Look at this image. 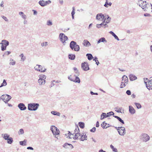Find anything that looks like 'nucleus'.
Segmentation results:
<instances>
[{"label": "nucleus", "instance_id": "1", "mask_svg": "<svg viewBox=\"0 0 152 152\" xmlns=\"http://www.w3.org/2000/svg\"><path fill=\"white\" fill-rule=\"evenodd\" d=\"M137 4L144 11H148L150 10L151 9H152L151 11L152 12V5L151 4H149L145 1H144L142 0H139Z\"/></svg>", "mask_w": 152, "mask_h": 152}, {"label": "nucleus", "instance_id": "2", "mask_svg": "<svg viewBox=\"0 0 152 152\" xmlns=\"http://www.w3.org/2000/svg\"><path fill=\"white\" fill-rule=\"evenodd\" d=\"M69 47L72 50L75 51H79L80 50L79 46L77 44V43L74 41H71L70 43Z\"/></svg>", "mask_w": 152, "mask_h": 152}, {"label": "nucleus", "instance_id": "3", "mask_svg": "<svg viewBox=\"0 0 152 152\" xmlns=\"http://www.w3.org/2000/svg\"><path fill=\"white\" fill-rule=\"evenodd\" d=\"M39 106V104L38 103H30L28 104V108L29 110L35 111L38 109Z\"/></svg>", "mask_w": 152, "mask_h": 152}, {"label": "nucleus", "instance_id": "4", "mask_svg": "<svg viewBox=\"0 0 152 152\" xmlns=\"http://www.w3.org/2000/svg\"><path fill=\"white\" fill-rule=\"evenodd\" d=\"M59 38L60 41L62 42L64 45H66V41L68 40L67 36L65 35L63 33H60L59 36Z\"/></svg>", "mask_w": 152, "mask_h": 152}, {"label": "nucleus", "instance_id": "5", "mask_svg": "<svg viewBox=\"0 0 152 152\" xmlns=\"http://www.w3.org/2000/svg\"><path fill=\"white\" fill-rule=\"evenodd\" d=\"M9 42L5 39L2 40L0 44L1 45V50L3 51L6 49L7 47L9 45Z\"/></svg>", "mask_w": 152, "mask_h": 152}, {"label": "nucleus", "instance_id": "6", "mask_svg": "<svg viewBox=\"0 0 152 152\" xmlns=\"http://www.w3.org/2000/svg\"><path fill=\"white\" fill-rule=\"evenodd\" d=\"M12 97L10 95L7 94L3 95L1 97V99L5 103L7 102L11 99Z\"/></svg>", "mask_w": 152, "mask_h": 152}, {"label": "nucleus", "instance_id": "7", "mask_svg": "<svg viewBox=\"0 0 152 152\" xmlns=\"http://www.w3.org/2000/svg\"><path fill=\"white\" fill-rule=\"evenodd\" d=\"M140 139L143 141L146 142L150 140V137L147 134L143 133L141 135Z\"/></svg>", "mask_w": 152, "mask_h": 152}, {"label": "nucleus", "instance_id": "8", "mask_svg": "<svg viewBox=\"0 0 152 152\" xmlns=\"http://www.w3.org/2000/svg\"><path fill=\"white\" fill-rule=\"evenodd\" d=\"M81 68L83 70L85 71H87L90 69L88 64L86 62H84L82 63Z\"/></svg>", "mask_w": 152, "mask_h": 152}, {"label": "nucleus", "instance_id": "9", "mask_svg": "<svg viewBox=\"0 0 152 152\" xmlns=\"http://www.w3.org/2000/svg\"><path fill=\"white\" fill-rule=\"evenodd\" d=\"M118 133L121 136H124L126 134L125 128L124 127L121 126L120 130L118 132Z\"/></svg>", "mask_w": 152, "mask_h": 152}, {"label": "nucleus", "instance_id": "10", "mask_svg": "<svg viewBox=\"0 0 152 152\" xmlns=\"http://www.w3.org/2000/svg\"><path fill=\"white\" fill-rule=\"evenodd\" d=\"M56 130L55 132H54L55 134L58 135L59 134L60 131L58 129L54 126H52L50 127V130L52 132V133L53 132V130Z\"/></svg>", "mask_w": 152, "mask_h": 152}, {"label": "nucleus", "instance_id": "11", "mask_svg": "<svg viewBox=\"0 0 152 152\" xmlns=\"http://www.w3.org/2000/svg\"><path fill=\"white\" fill-rule=\"evenodd\" d=\"M150 80H149L147 78H144V83L145 84L146 86V88L149 90L150 89V88H148V86L147 84V83L148 82V83L150 82V83L151 84V83L152 82V77H151L150 78Z\"/></svg>", "mask_w": 152, "mask_h": 152}, {"label": "nucleus", "instance_id": "12", "mask_svg": "<svg viewBox=\"0 0 152 152\" xmlns=\"http://www.w3.org/2000/svg\"><path fill=\"white\" fill-rule=\"evenodd\" d=\"M63 146L66 149H72L73 148V146L72 144L67 143H65L63 145Z\"/></svg>", "mask_w": 152, "mask_h": 152}, {"label": "nucleus", "instance_id": "13", "mask_svg": "<svg viewBox=\"0 0 152 152\" xmlns=\"http://www.w3.org/2000/svg\"><path fill=\"white\" fill-rule=\"evenodd\" d=\"M18 107L21 110H25L26 107L25 106V104L22 103H20L18 104Z\"/></svg>", "mask_w": 152, "mask_h": 152}, {"label": "nucleus", "instance_id": "14", "mask_svg": "<svg viewBox=\"0 0 152 152\" xmlns=\"http://www.w3.org/2000/svg\"><path fill=\"white\" fill-rule=\"evenodd\" d=\"M104 18V14L100 13L97 14L96 16V19L99 20H102V18Z\"/></svg>", "mask_w": 152, "mask_h": 152}, {"label": "nucleus", "instance_id": "15", "mask_svg": "<svg viewBox=\"0 0 152 152\" xmlns=\"http://www.w3.org/2000/svg\"><path fill=\"white\" fill-rule=\"evenodd\" d=\"M129 112L131 114H133L135 113V110L134 109L132 106H129Z\"/></svg>", "mask_w": 152, "mask_h": 152}, {"label": "nucleus", "instance_id": "16", "mask_svg": "<svg viewBox=\"0 0 152 152\" xmlns=\"http://www.w3.org/2000/svg\"><path fill=\"white\" fill-rule=\"evenodd\" d=\"M101 126L103 129H106L110 126V125L105 123V121L102 123Z\"/></svg>", "mask_w": 152, "mask_h": 152}, {"label": "nucleus", "instance_id": "17", "mask_svg": "<svg viewBox=\"0 0 152 152\" xmlns=\"http://www.w3.org/2000/svg\"><path fill=\"white\" fill-rule=\"evenodd\" d=\"M77 128L78 129L77 133H74V134H75V135L74 137H72L74 140H76L77 139L78 137H77V134L79 135V136H80V135L79 129L77 126Z\"/></svg>", "mask_w": 152, "mask_h": 152}, {"label": "nucleus", "instance_id": "18", "mask_svg": "<svg viewBox=\"0 0 152 152\" xmlns=\"http://www.w3.org/2000/svg\"><path fill=\"white\" fill-rule=\"evenodd\" d=\"M122 81L124 82V83H126L127 84L128 82V77L125 75H124L122 78Z\"/></svg>", "mask_w": 152, "mask_h": 152}, {"label": "nucleus", "instance_id": "19", "mask_svg": "<svg viewBox=\"0 0 152 152\" xmlns=\"http://www.w3.org/2000/svg\"><path fill=\"white\" fill-rule=\"evenodd\" d=\"M74 76L75 77V79H73V82L76 83H80V80L79 78L77 75H74Z\"/></svg>", "mask_w": 152, "mask_h": 152}, {"label": "nucleus", "instance_id": "20", "mask_svg": "<svg viewBox=\"0 0 152 152\" xmlns=\"http://www.w3.org/2000/svg\"><path fill=\"white\" fill-rule=\"evenodd\" d=\"M129 79L131 81H134L136 80L137 78V77L134 75L133 74H130L129 75Z\"/></svg>", "mask_w": 152, "mask_h": 152}, {"label": "nucleus", "instance_id": "21", "mask_svg": "<svg viewBox=\"0 0 152 152\" xmlns=\"http://www.w3.org/2000/svg\"><path fill=\"white\" fill-rule=\"evenodd\" d=\"M38 83L40 85H44L45 83V80L44 79L39 78L38 80Z\"/></svg>", "mask_w": 152, "mask_h": 152}, {"label": "nucleus", "instance_id": "22", "mask_svg": "<svg viewBox=\"0 0 152 152\" xmlns=\"http://www.w3.org/2000/svg\"><path fill=\"white\" fill-rule=\"evenodd\" d=\"M83 44L86 47L89 46L91 45L90 43L86 39H85L83 41Z\"/></svg>", "mask_w": 152, "mask_h": 152}, {"label": "nucleus", "instance_id": "23", "mask_svg": "<svg viewBox=\"0 0 152 152\" xmlns=\"http://www.w3.org/2000/svg\"><path fill=\"white\" fill-rule=\"evenodd\" d=\"M115 111L118 113H124V109L121 107H119L118 109L117 107H115Z\"/></svg>", "mask_w": 152, "mask_h": 152}, {"label": "nucleus", "instance_id": "24", "mask_svg": "<svg viewBox=\"0 0 152 152\" xmlns=\"http://www.w3.org/2000/svg\"><path fill=\"white\" fill-rule=\"evenodd\" d=\"M38 67L39 69L38 70L39 72H44L46 70V69L43 67L41 65H38Z\"/></svg>", "mask_w": 152, "mask_h": 152}, {"label": "nucleus", "instance_id": "25", "mask_svg": "<svg viewBox=\"0 0 152 152\" xmlns=\"http://www.w3.org/2000/svg\"><path fill=\"white\" fill-rule=\"evenodd\" d=\"M114 118H117L118 121L121 123V124H124V121L122 120L121 118L118 116L115 115H113V116Z\"/></svg>", "mask_w": 152, "mask_h": 152}, {"label": "nucleus", "instance_id": "26", "mask_svg": "<svg viewBox=\"0 0 152 152\" xmlns=\"http://www.w3.org/2000/svg\"><path fill=\"white\" fill-rule=\"evenodd\" d=\"M19 14L20 15L22 18H23L24 20H26L27 18L26 15H25L24 13L22 12H19Z\"/></svg>", "mask_w": 152, "mask_h": 152}, {"label": "nucleus", "instance_id": "27", "mask_svg": "<svg viewBox=\"0 0 152 152\" xmlns=\"http://www.w3.org/2000/svg\"><path fill=\"white\" fill-rule=\"evenodd\" d=\"M39 4L42 7H44L47 5L46 2L43 0L40 1L39 2Z\"/></svg>", "mask_w": 152, "mask_h": 152}, {"label": "nucleus", "instance_id": "28", "mask_svg": "<svg viewBox=\"0 0 152 152\" xmlns=\"http://www.w3.org/2000/svg\"><path fill=\"white\" fill-rule=\"evenodd\" d=\"M101 42H105L106 43L107 42V41L104 37H102L98 40L97 43L99 44Z\"/></svg>", "mask_w": 152, "mask_h": 152}, {"label": "nucleus", "instance_id": "29", "mask_svg": "<svg viewBox=\"0 0 152 152\" xmlns=\"http://www.w3.org/2000/svg\"><path fill=\"white\" fill-rule=\"evenodd\" d=\"M2 136L3 138L5 140H7L8 138H10V136L7 134H2Z\"/></svg>", "mask_w": 152, "mask_h": 152}, {"label": "nucleus", "instance_id": "30", "mask_svg": "<svg viewBox=\"0 0 152 152\" xmlns=\"http://www.w3.org/2000/svg\"><path fill=\"white\" fill-rule=\"evenodd\" d=\"M100 116V119L101 120H102L104 118L108 117L106 113H102Z\"/></svg>", "mask_w": 152, "mask_h": 152}, {"label": "nucleus", "instance_id": "31", "mask_svg": "<svg viewBox=\"0 0 152 152\" xmlns=\"http://www.w3.org/2000/svg\"><path fill=\"white\" fill-rule=\"evenodd\" d=\"M86 56L87 57V58L89 60H91L93 58V57L91 54L87 53L86 54Z\"/></svg>", "mask_w": 152, "mask_h": 152}, {"label": "nucleus", "instance_id": "32", "mask_svg": "<svg viewBox=\"0 0 152 152\" xmlns=\"http://www.w3.org/2000/svg\"><path fill=\"white\" fill-rule=\"evenodd\" d=\"M69 58L72 60L75 59V54H69L68 55Z\"/></svg>", "mask_w": 152, "mask_h": 152}, {"label": "nucleus", "instance_id": "33", "mask_svg": "<svg viewBox=\"0 0 152 152\" xmlns=\"http://www.w3.org/2000/svg\"><path fill=\"white\" fill-rule=\"evenodd\" d=\"M27 140H24L23 141H20L19 142V143L20 145L22 146H25L26 145Z\"/></svg>", "mask_w": 152, "mask_h": 152}, {"label": "nucleus", "instance_id": "34", "mask_svg": "<svg viewBox=\"0 0 152 152\" xmlns=\"http://www.w3.org/2000/svg\"><path fill=\"white\" fill-rule=\"evenodd\" d=\"M112 4V3L111 2L108 3V0H106V1L105 4L104 5V6L106 7H108V5H109L110 6H111Z\"/></svg>", "mask_w": 152, "mask_h": 152}, {"label": "nucleus", "instance_id": "35", "mask_svg": "<svg viewBox=\"0 0 152 152\" xmlns=\"http://www.w3.org/2000/svg\"><path fill=\"white\" fill-rule=\"evenodd\" d=\"M78 125L80 127L81 129H83L84 127L85 124L83 122H79Z\"/></svg>", "mask_w": 152, "mask_h": 152}, {"label": "nucleus", "instance_id": "36", "mask_svg": "<svg viewBox=\"0 0 152 152\" xmlns=\"http://www.w3.org/2000/svg\"><path fill=\"white\" fill-rule=\"evenodd\" d=\"M7 140V143L10 144H12L13 141V138L12 137L8 138Z\"/></svg>", "mask_w": 152, "mask_h": 152}, {"label": "nucleus", "instance_id": "37", "mask_svg": "<svg viewBox=\"0 0 152 152\" xmlns=\"http://www.w3.org/2000/svg\"><path fill=\"white\" fill-rule=\"evenodd\" d=\"M51 113L54 115H57L58 116H59L60 115V113H59L54 111H52Z\"/></svg>", "mask_w": 152, "mask_h": 152}, {"label": "nucleus", "instance_id": "38", "mask_svg": "<svg viewBox=\"0 0 152 152\" xmlns=\"http://www.w3.org/2000/svg\"><path fill=\"white\" fill-rule=\"evenodd\" d=\"M134 104L138 109H140L141 108V105L140 103L135 102Z\"/></svg>", "mask_w": 152, "mask_h": 152}, {"label": "nucleus", "instance_id": "39", "mask_svg": "<svg viewBox=\"0 0 152 152\" xmlns=\"http://www.w3.org/2000/svg\"><path fill=\"white\" fill-rule=\"evenodd\" d=\"M7 85V83L6 82V80H4L3 82L1 84V85L0 86V88L2 87L3 86H5Z\"/></svg>", "mask_w": 152, "mask_h": 152}, {"label": "nucleus", "instance_id": "40", "mask_svg": "<svg viewBox=\"0 0 152 152\" xmlns=\"http://www.w3.org/2000/svg\"><path fill=\"white\" fill-rule=\"evenodd\" d=\"M10 65H14L15 64V61H14L13 59H11L10 60Z\"/></svg>", "mask_w": 152, "mask_h": 152}, {"label": "nucleus", "instance_id": "41", "mask_svg": "<svg viewBox=\"0 0 152 152\" xmlns=\"http://www.w3.org/2000/svg\"><path fill=\"white\" fill-rule=\"evenodd\" d=\"M19 56L21 57V60L22 61H24L25 60L26 58L24 56L23 53L21 54Z\"/></svg>", "mask_w": 152, "mask_h": 152}, {"label": "nucleus", "instance_id": "42", "mask_svg": "<svg viewBox=\"0 0 152 152\" xmlns=\"http://www.w3.org/2000/svg\"><path fill=\"white\" fill-rule=\"evenodd\" d=\"M56 81L55 80L51 81L50 83V87L51 88L53 87Z\"/></svg>", "mask_w": 152, "mask_h": 152}, {"label": "nucleus", "instance_id": "43", "mask_svg": "<svg viewBox=\"0 0 152 152\" xmlns=\"http://www.w3.org/2000/svg\"><path fill=\"white\" fill-rule=\"evenodd\" d=\"M97 59V58L96 57H95L93 59V61L96 62V64H97V65H98L99 64V63Z\"/></svg>", "mask_w": 152, "mask_h": 152}, {"label": "nucleus", "instance_id": "44", "mask_svg": "<svg viewBox=\"0 0 152 152\" xmlns=\"http://www.w3.org/2000/svg\"><path fill=\"white\" fill-rule=\"evenodd\" d=\"M53 24L52 22L50 20H48L47 22V25L48 26H52Z\"/></svg>", "mask_w": 152, "mask_h": 152}, {"label": "nucleus", "instance_id": "45", "mask_svg": "<svg viewBox=\"0 0 152 152\" xmlns=\"http://www.w3.org/2000/svg\"><path fill=\"white\" fill-rule=\"evenodd\" d=\"M107 114L108 117H109L112 115H113V116L114 115V113H113V112L111 111L107 113Z\"/></svg>", "mask_w": 152, "mask_h": 152}, {"label": "nucleus", "instance_id": "46", "mask_svg": "<svg viewBox=\"0 0 152 152\" xmlns=\"http://www.w3.org/2000/svg\"><path fill=\"white\" fill-rule=\"evenodd\" d=\"M24 130L23 129H20L18 132V133L19 135L22 134L24 133Z\"/></svg>", "mask_w": 152, "mask_h": 152}, {"label": "nucleus", "instance_id": "47", "mask_svg": "<svg viewBox=\"0 0 152 152\" xmlns=\"http://www.w3.org/2000/svg\"><path fill=\"white\" fill-rule=\"evenodd\" d=\"M69 133L67 134L68 135V137L69 138H72V136L73 135V134L71 133L70 132H68Z\"/></svg>", "mask_w": 152, "mask_h": 152}, {"label": "nucleus", "instance_id": "48", "mask_svg": "<svg viewBox=\"0 0 152 152\" xmlns=\"http://www.w3.org/2000/svg\"><path fill=\"white\" fill-rule=\"evenodd\" d=\"M39 77V78H41V79H44V78L45 79L46 78V76L45 75H40Z\"/></svg>", "mask_w": 152, "mask_h": 152}, {"label": "nucleus", "instance_id": "49", "mask_svg": "<svg viewBox=\"0 0 152 152\" xmlns=\"http://www.w3.org/2000/svg\"><path fill=\"white\" fill-rule=\"evenodd\" d=\"M80 140L81 141H83L85 140H86L87 139L84 138L83 135V134H82L81 137L80 138Z\"/></svg>", "mask_w": 152, "mask_h": 152}, {"label": "nucleus", "instance_id": "50", "mask_svg": "<svg viewBox=\"0 0 152 152\" xmlns=\"http://www.w3.org/2000/svg\"><path fill=\"white\" fill-rule=\"evenodd\" d=\"M126 94L128 95H131V91L130 90H127L126 92Z\"/></svg>", "mask_w": 152, "mask_h": 152}, {"label": "nucleus", "instance_id": "51", "mask_svg": "<svg viewBox=\"0 0 152 152\" xmlns=\"http://www.w3.org/2000/svg\"><path fill=\"white\" fill-rule=\"evenodd\" d=\"M1 18L3 19L6 21H8V20L7 19V18L6 17L3 16L2 15L1 16Z\"/></svg>", "mask_w": 152, "mask_h": 152}, {"label": "nucleus", "instance_id": "52", "mask_svg": "<svg viewBox=\"0 0 152 152\" xmlns=\"http://www.w3.org/2000/svg\"><path fill=\"white\" fill-rule=\"evenodd\" d=\"M10 53H11V52L10 51H6L4 53V55H8Z\"/></svg>", "mask_w": 152, "mask_h": 152}, {"label": "nucleus", "instance_id": "53", "mask_svg": "<svg viewBox=\"0 0 152 152\" xmlns=\"http://www.w3.org/2000/svg\"><path fill=\"white\" fill-rule=\"evenodd\" d=\"M75 14V9L74 7L72 8V10L71 12L72 15H74Z\"/></svg>", "mask_w": 152, "mask_h": 152}, {"label": "nucleus", "instance_id": "54", "mask_svg": "<svg viewBox=\"0 0 152 152\" xmlns=\"http://www.w3.org/2000/svg\"><path fill=\"white\" fill-rule=\"evenodd\" d=\"M96 128L94 127L90 130V131L91 132H94L96 131Z\"/></svg>", "mask_w": 152, "mask_h": 152}, {"label": "nucleus", "instance_id": "55", "mask_svg": "<svg viewBox=\"0 0 152 152\" xmlns=\"http://www.w3.org/2000/svg\"><path fill=\"white\" fill-rule=\"evenodd\" d=\"M38 65H36V66H35L34 67V69L36 70H37V71H39V68H38Z\"/></svg>", "mask_w": 152, "mask_h": 152}, {"label": "nucleus", "instance_id": "56", "mask_svg": "<svg viewBox=\"0 0 152 152\" xmlns=\"http://www.w3.org/2000/svg\"><path fill=\"white\" fill-rule=\"evenodd\" d=\"M47 42H43L42 43L41 45L42 46H46L47 45Z\"/></svg>", "mask_w": 152, "mask_h": 152}, {"label": "nucleus", "instance_id": "57", "mask_svg": "<svg viewBox=\"0 0 152 152\" xmlns=\"http://www.w3.org/2000/svg\"><path fill=\"white\" fill-rule=\"evenodd\" d=\"M90 94L92 95H98V94L97 93H94L93 91H91L90 92Z\"/></svg>", "mask_w": 152, "mask_h": 152}, {"label": "nucleus", "instance_id": "58", "mask_svg": "<svg viewBox=\"0 0 152 152\" xmlns=\"http://www.w3.org/2000/svg\"><path fill=\"white\" fill-rule=\"evenodd\" d=\"M113 37H114V38L117 40L118 41H119V39L118 38V37L116 34L114 35Z\"/></svg>", "mask_w": 152, "mask_h": 152}, {"label": "nucleus", "instance_id": "59", "mask_svg": "<svg viewBox=\"0 0 152 152\" xmlns=\"http://www.w3.org/2000/svg\"><path fill=\"white\" fill-rule=\"evenodd\" d=\"M75 72L76 74V75H77V76H78L79 75L80 72H79L78 70L75 71Z\"/></svg>", "mask_w": 152, "mask_h": 152}, {"label": "nucleus", "instance_id": "60", "mask_svg": "<svg viewBox=\"0 0 152 152\" xmlns=\"http://www.w3.org/2000/svg\"><path fill=\"white\" fill-rule=\"evenodd\" d=\"M144 16H151V15H150V14H148V13H145L144 14Z\"/></svg>", "mask_w": 152, "mask_h": 152}, {"label": "nucleus", "instance_id": "61", "mask_svg": "<svg viewBox=\"0 0 152 152\" xmlns=\"http://www.w3.org/2000/svg\"><path fill=\"white\" fill-rule=\"evenodd\" d=\"M106 19L107 20H111V18L109 17V16L108 15H106Z\"/></svg>", "mask_w": 152, "mask_h": 152}, {"label": "nucleus", "instance_id": "62", "mask_svg": "<svg viewBox=\"0 0 152 152\" xmlns=\"http://www.w3.org/2000/svg\"><path fill=\"white\" fill-rule=\"evenodd\" d=\"M121 127H115V128L117 129V130L118 131V132H119V131L121 129Z\"/></svg>", "mask_w": 152, "mask_h": 152}, {"label": "nucleus", "instance_id": "63", "mask_svg": "<svg viewBox=\"0 0 152 152\" xmlns=\"http://www.w3.org/2000/svg\"><path fill=\"white\" fill-rule=\"evenodd\" d=\"M108 27V25L106 23H104V26H103V27L104 28H105L106 27Z\"/></svg>", "mask_w": 152, "mask_h": 152}, {"label": "nucleus", "instance_id": "64", "mask_svg": "<svg viewBox=\"0 0 152 152\" xmlns=\"http://www.w3.org/2000/svg\"><path fill=\"white\" fill-rule=\"evenodd\" d=\"M109 33L112 34V35L113 36H114L115 34L113 31H110Z\"/></svg>", "mask_w": 152, "mask_h": 152}]
</instances>
